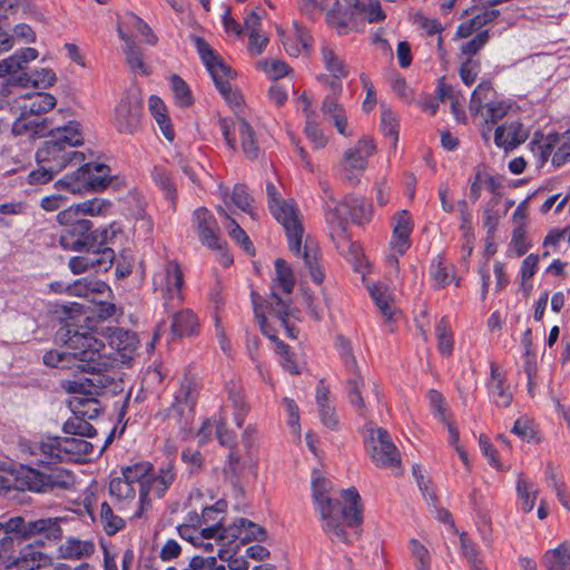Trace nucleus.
<instances>
[{"label":"nucleus","instance_id":"bb28decb","mask_svg":"<svg viewBox=\"0 0 570 570\" xmlns=\"http://www.w3.org/2000/svg\"><path fill=\"white\" fill-rule=\"evenodd\" d=\"M51 561V557L42 552L40 546L28 544L19 551L17 557L3 563L6 569L35 570L50 566Z\"/></svg>","mask_w":570,"mask_h":570},{"label":"nucleus","instance_id":"79ce46f5","mask_svg":"<svg viewBox=\"0 0 570 570\" xmlns=\"http://www.w3.org/2000/svg\"><path fill=\"white\" fill-rule=\"evenodd\" d=\"M70 406L76 416L94 420L100 414L101 407L99 401L95 397L97 394L72 393Z\"/></svg>","mask_w":570,"mask_h":570},{"label":"nucleus","instance_id":"c9c22d12","mask_svg":"<svg viewBox=\"0 0 570 570\" xmlns=\"http://www.w3.org/2000/svg\"><path fill=\"white\" fill-rule=\"evenodd\" d=\"M137 336L122 328H115L108 337L109 350L116 351L121 362L130 360L137 348Z\"/></svg>","mask_w":570,"mask_h":570},{"label":"nucleus","instance_id":"4c0bfd02","mask_svg":"<svg viewBox=\"0 0 570 570\" xmlns=\"http://www.w3.org/2000/svg\"><path fill=\"white\" fill-rule=\"evenodd\" d=\"M96 550L91 540H81L68 537L58 548V556L67 560H81L90 558Z\"/></svg>","mask_w":570,"mask_h":570},{"label":"nucleus","instance_id":"052dcab7","mask_svg":"<svg viewBox=\"0 0 570 570\" xmlns=\"http://www.w3.org/2000/svg\"><path fill=\"white\" fill-rule=\"evenodd\" d=\"M317 254H318L317 246L314 245L313 243L306 242L303 247V259H304L305 266L308 268L312 279L316 284H321L324 279V272L318 264Z\"/></svg>","mask_w":570,"mask_h":570},{"label":"nucleus","instance_id":"1a4fd4ad","mask_svg":"<svg viewBox=\"0 0 570 570\" xmlns=\"http://www.w3.org/2000/svg\"><path fill=\"white\" fill-rule=\"evenodd\" d=\"M193 41L219 94L230 108L239 110L244 104V98L232 83L236 72L223 61L222 57L205 39L193 37Z\"/></svg>","mask_w":570,"mask_h":570},{"label":"nucleus","instance_id":"2eb2a0df","mask_svg":"<svg viewBox=\"0 0 570 570\" xmlns=\"http://www.w3.org/2000/svg\"><path fill=\"white\" fill-rule=\"evenodd\" d=\"M4 533L17 538H29L42 534L47 539H59L62 530L57 518L38 519L26 521L21 517H14L2 523Z\"/></svg>","mask_w":570,"mask_h":570},{"label":"nucleus","instance_id":"20e7f679","mask_svg":"<svg viewBox=\"0 0 570 570\" xmlns=\"http://www.w3.org/2000/svg\"><path fill=\"white\" fill-rule=\"evenodd\" d=\"M332 482L313 471L312 494L322 529L333 542L351 543L362 523L361 497L355 488L342 491L343 504L330 497Z\"/></svg>","mask_w":570,"mask_h":570},{"label":"nucleus","instance_id":"2f4dec72","mask_svg":"<svg viewBox=\"0 0 570 570\" xmlns=\"http://www.w3.org/2000/svg\"><path fill=\"white\" fill-rule=\"evenodd\" d=\"M528 131L519 121L499 126L494 132V142L499 148L511 150L525 141Z\"/></svg>","mask_w":570,"mask_h":570},{"label":"nucleus","instance_id":"37998d69","mask_svg":"<svg viewBox=\"0 0 570 570\" xmlns=\"http://www.w3.org/2000/svg\"><path fill=\"white\" fill-rule=\"evenodd\" d=\"M273 301L271 307L267 308L268 315L275 316L278 320L289 338H296L298 331L289 324V317H294L295 309L292 308L288 301L277 297L276 294L273 296Z\"/></svg>","mask_w":570,"mask_h":570},{"label":"nucleus","instance_id":"5701e85b","mask_svg":"<svg viewBox=\"0 0 570 570\" xmlns=\"http://www.w3.org/2000/svg\"><path fill=\"white\" fill-rule=\"evenodd\" d=\"M193 227L200 243L210 249H222L219 227L214 215L205 207H198L193 213Z\"/></svg>","mask_w":570,"mask_h":570},{"label":"nucleus","instance_id":"6ab92c4d","mask_svg":"<svg viewBox=\"0 0 570 570\" xmlns=\"http://www.w3.org/2000/svg\"><path fill=\"white\" fill-rule=\"evenodd\" d=\"M492 94L491 85L489 82H481L472 92L470 110L472 114H479L482 107H485V121L494 124L508 114L511 105L503 100H491L490 96Z\"/></svg>","mask_w":570,"mask_h":570},{"label":"nucleus","instance_id":"774afa93","mask_svg":"<svg viewBox=\"0 0 570 570\" xmlns=\"http://www.w3.org/2000/svg\"><path fill=\"white\" fill-rule=\"evenodd\" d=\"M122 235V227L119 223H111L109 226L94 230V244L107 246L115 244Z\"/></svg>","mask_w":570,"mask_h":570},{"label":"nucleus","instance_id":"423d86ee","mask_svg":"<svg viewBox=\"0 0 570 570\" xmlns=\"http://www.w3.org/2000/svg\"><path fill=\"white\" fill-rule=\"evenodd\" d=\"M45 141L36 153L37 163H46L60 173L68 166H78L85 161V154L75 150L83 144L81 126L76 120H67L51 127Z\"/></svg>","mask_w":570,"mask_h":570},{"label":"nucleus","instance_id":"6e6552de","mask_svg":"<svg viewBox=\"0 0 570 570\" xmlns=\"http://www.w3.org/2000/svg\"><path fill=\"white\" fill-rule=\"evenodd\" d=\"M181 539L188 541L194 547L204 543V540L214 539L215 542L229 544L235 541L245 543L250 540L263 541L266 537L265 530L244 518L237 519L228 528L208 525L203 527L200 523L181 524L177 528Z\"/></svg>","mask_w":570,"mask_h":570},{"label":"nucleus","instance_id":"680f3d73","mask_svg":"<svg viewBox=\"0 0 570 570\" xmlns=\"http://www.w3.org/2000/svg\"><path fill=\"white\" fill-rule=\"evenodd\" d=\"M438 348L443 355H450L453 350V334L446 318H441L435 326Z\"/></svg>","mask_w":570,"mask_h":570},{"label":"nucleus","instance_id":"864d4df0","mask_svg":"<svg viewBox=\"0 0 570 570\" xmlns=\"http://www.w3.org/2000/svg\"><path fill=\"white\" fill-rule=\"evenodd\" d=\"M151 178L175 208L177 195L169 170L165 166L157 165L151 170Z\"/></svg>","mask_w":570,"mask_h":570},{"label":"nucleus","instance_id":"de8ad7c7","mask_svg":"<svg viewBox=\"0 0 570 570\" xmlns=\"http://www.w3.org/2000/svg\"><path fill=\"white\" fill-rule=\"evenodd\" d=\"M148 106L165 138L169 141H173L175 138V131L171 127V122L167 115V109L164 101L159 97L153 95L149 97Z\"/></svg>","mask_w":570,"mask_h":570},{"label":"nucleus","instance_id":"f03ea898","mask_svg":"<svg viewBox=\"0 0 570 570\" xmlns=\"http://www.w3.org/2000/svg\"><path fill=\"white\" fill-rule=\"evenodd\" d=\"M175 478L171 462L161 465L157 472L148 461L122 466L121 474L109 482L112 504L120 513L135 509L132 517L140 518L150 505L151 497H164Z\"/></svg>","mask_w":570,"mask_h":570},{"label":"nucleus","instance_id":"603ef678","mask_svg":"<svg viewBox=\"0 0 570 570\" xmlns=\"http://www.w3.org/2000/svg\"><path fill=\"white\" fill-rule=\"evenodd\" d=\"M99 522L105 533L108 535L116 534L126 525L125 518L118 515L108 502H102L100 504Z\"/></svg>","mask_w":570,"mask_h":570},{"label":"nucleus","instance_id":"4d7b16f0","mask_svg":"<svg viewBox=\"0 0 570 570\" xmlns=\"http://www.w3.org/2000/svg\"><path fill=\"white\" fill-rule=\"evenodd\" d=\"M88 253L92 259V271L107 272L112 266L115 252L109 246L94 244L92 247H88Z\"/></svg>","mask_w":570,"mask_h":570},{"label":"nucleus","instance_id":"a18cd8bd","mask_svg":"<svg viewBox=\"0 0 570 570\" xmlns=\"http://www.w3.org/2000/svg\"><path fill=\"white\" fill-rule=\"evenodd\" d=\"M73 334L69 335L66 344L69 351H60L53 350L49 351L43 355V363L50 367H59V368H72L76 366L78 368L79 360L75 358V347L71 346V340L73 338Z\"/></svg>","mask_w":570,"mask_h":570},{"label":"nucleus","instance_id":"f3484780","mask_svg":"<svg viewBox=\"0 0 570 570\" xmlns=\"http://www.w3.org/2000/svg\"><path fill=\"white\" fill-rule=\"evenodd\" d=\"M183 273L176 262H168L154 275V286L165 299V307H175L183 301Z\"/></svg>","mask_w":570,"mask_h":570},{"label":"nucleus","instance_id":"9d476101","mask_svg":"<svg viewBox=\"0 0 570 570\" xmlns=\"http://www.w3.org/2000/svg\"><path fill=\"white\" fill-rule=\"evenodd\" d=\"M266 194L268 208L274 218L284 227L291 252L301 255L304 228L297 207L293 200L283 199L272 183L266 185Z\"/></svg>","mask_w":570,"mask_h":570},{"label":"nucleus","instance_id":"bf43d9fd","mask_svg":"<svg viewBox=\"0 0 570 570\" xmlns=\"http://www.w3.org/2000/svg\"><path fill=\"white\" fill-rule=\"evenodd\" d=\"M218 213L220 214V216H224L226 218V223H225V228L227 229L229 236L237 243L239 244L245 252H247L248 254H254V247H253V244L249 239V237L247 236V234L245 233V230L236 223L235 219L230 218L226 210L218 206Z\"/></svg>","mask_w":570,"mask_h":570},{"label":"nucleus","instance_id":"e2e57ef3","mask_svg":"<svg viewBox=\"0 0 570 570\" xmlns=\"http://www.w3.org/2000/svg\"><path fill=\"white\" fill-rule=\"evenodd\" d=\"M225 508L226 503L224 501H217L214 505L206 507L202 512V518L198 519L196 517L197 522L203 527L217 524V527L228 528L232 523H223V518L220 517V514L225 511Z\"/></svg>","mask_w":570,"mask_h":570},{"label":"nucleus","instance_id":"338daca9","mask_svg":"<svg viewBox=\"0 0 570 570\" xmlns=\"http://www.w3.org/2000/svg\"><path fill=\"white\" fill-rule=\"evenodd\" d=\"M409 549L416 570H431V556L425 546L416 539H411Z\"/></svg>","mask_w":570,"mask_h":570},{"label":"nucleus","instance_id":"13d9d810","mask_svg":"<svg viewBox=\"0 0 570 570\" xmlns=\"http://www.w3.org/2000/svg\"><path fill=\"white\" fill-rule=\"evenodd\" d=\"M350 213L348 219L351 218L355 224L363 225L372 218V205L365 198L348 196Z\"/></svg>","mask_w":570,"mask_h":570},{"label":"nucleus","instance_id":"c03bdc74","mask_svg":"<svg viewBox=\"0 0 570 570\" xmlns=\"http://www.w3.org/2000/svg\"><path fill=\"white\" fill-rule=\"evenodd\" d=\"M371 297L384 317L391 320L395 312L393 293L384 283H373L367 286Z\"/></svg>","mask_w":570,"mask_h":570},{"label":"nucleus","instance_id":"b1692460","mask_svg":"<svg viewBox=\"0 0 570 570\" xmlns=\"http://www.w3.org/2000/svg\"><path fill=\"white\" fill-rule=\"evenodd\" d=\"M348 196L342 202H336L330 196L324 204L326 222L331 228V237L334 240L348 242L346 227L348 223Z\"/></svg>","mask_w":570,"mask_h":570},{"label":"nucleus","instance_id":"f257e3e1","mask_svg":"<svg viewBox=\"0 0 570 570\" xmlns=\"http://www.w3.org/2000/svg\"><path fill=\"white\" fill-rule=\"evenodd\" d=\"M90 443L78 436H46L36 443H21V450L35 456L37 468L19 464L13 475L21 489L37 493L69 490L75 485L72 472L53 465L57 461H77L89 453Z\"/></svg>","mask_w":570,"mask_h":570},{"label":"nucleus","instance_id":"f704fd0d","mask_svg":"<svg viewBox=\"0 0 570 570\" xmlns=\"http://www.w3.org/2000/svg\"><path fill=\"white\" fill-rule=\"evenodd\" d=\"M66 292L73 296L86 297L96 302V295L105 296L110 293L109 286L94 277H82L68 285Z\"/></svg>","mask_w":570,"mask_h":570},{"label":"nucleus","instance_id":"473e14b6","mask_svg":"<svg viewBox=\"0 0 570 570\" xmlns=\"http://www.w3.org/2000/svg\"><path fill=\"white\" fill-rule=\"evenodd\" d=\"M56 81V73L49 68L36 69L32 72H20L8 78V85H13L19 88H38L46 89L53 85Z\"/></svg>","mask_w":570,"mask_h":570},{"label":"nucleus","instance_id":"0eeeda50","mask_svg":"<svg viewBox=\"0 0 570 570\" xmlns=\"http://www.w3.org/2000/svg\"><path fill=\"white\" fill-rule=\"evenodd\" d=\"M386 14L380 0H336L326 20L340 36L362 31L366 23H381Z\"/></svg>","mask_w":570,"mask_h":570},{"label":"nucleus","instance_id":"4be33fe9","mask_svg":"<svg viewBox=\"0 0 570 570\" xmlns=\"http://www.w3.org/2000/svg\"><path fill=\"white\" fill-rule=\"evenodd\" d=\"M197 395V384L193 380L185 377L179 389L175 392L174 402L168 410V415L176 419L178 423H186L194 413Z\"/></svg>","mask_w":570,"mask_h":570},{"label":"nucleus","instance_id":"f8f14e48","mask_svg":"<svg viewBox=\"0 0 570 570\" xmlns=\"http://www.w3.org/2000/svg\"><path fill=\"white\" fill-rule=\"evenodd\" d=\"M364 442L366 451L376 466H400L401 454L386 430L367 424Z\"/></svg>","mask_w":570,"mask_h":570},{"label":"nucleus","instance_id":"4468645a","mask_svg":"<svg viewBox=\"0 0 570 570\" xmlns=\"http://www.w3.org/2000/svg\"><path fill=\"white\" fill-rule=\"evenodd\" d=\"M218 126L226 146L232 151L237 150V139L239 138L245 157L252 160L258 158L259 147L255 132L246 120L239 118L234 121L228 118H222L218 121Z\"/></svg>","mask_w":570,"mask_h":570},{"label":"nucleus","instance_id":"c85d7f7f","mask_svg":"<svg viewBox=\"0 0 570 570\" xmlns=\"http://www.w3.org/2000/svg\"><path fill=\"white\" fill-rule=\"evenodd\" d=\"M341 356L348 372L347 382L350 385V401L354 406H357L361 411H363L364 401L360 391V387L363 385V380L357 370L355 357L351 353L350 345L345 342H343L341 345ZM361 414L364 415L363 412H361Z\"/></svg>","mask_w":570,"mask_h":570},{"label":"nucleus","instance_id":"69168bd1","mask_svg":"<svg viewBox=\"0 0 570 570\" xmlns=\"http://www.w3.org/2000/svg\"><path fill=\"white\" fill-rule=\"evenodd\" d=\"M258 68L272 80L283 78L291 72V68L287 63L276 58L261 60Z\"/></svg>","mask_w":570,"mask_h":570},{"label":"nucleus","instance_id":"412c9836","mask_svg":"<svg viewBox=\"0 0 570 570\" xmlns=\"http://www.w3.org/2000/svg\"><path fill=\"white\" fill-rule=\"evenodd\" d=\"M501 1L502 0H474V4L471 8V17L460 23L456 35L461 38H468L474 31H478L487 23L493 21L500 14L497 4Z\"/></svg>","mask_w":570,"mask_h":570},{"label":"nucleus","instance_id":"a211bd4d","mask_svg":"<svg viewBox=\"0 0 570 570\" xmlns=\"http://www.w3.org/2000/svg\"><path fill=\"white\" fill-rule=\"evenodd\" d=\"M375 146L371 139H360L354 147L347 149L340 163L341 174L348 181H357L373 155Z\"/></svg>","mask_w":570,"mask_h":570},{"label":"nucleus","instance_id":"ddd939ff","mask_svg":"<svg viewBox=\"0 0 570 570\" xmlns=\"http://www.w3.org/2000/svg\"><path fill=\"white\" fill-rule=\"evenodd\" d=\"M391 225L392 236L389 243L385 262L390 267L397 271L399 258L411 247V234L413 232L414 222L410 212L402 209L393 215Z\"/></svg>","mask_w":570,"mask_h":570},{"label":"nucleus","instance_id":"39448f33","mask_svg":"<svg viewBox=\"0 0 570 570\" xmlns=\"http://www.w3.org/2000/svg\"><path fill=\"white\" fill-rule=\"evenodd\" d=\"M57 104L55 96L45 91H33L14 98L12 109L18 112L11 131L14 136L43 137L57 124L62 122L68 110L59 109L51 117H42Z\"/></svg>","mask_w":570,"mask_h":570},{"label":"nucleus","instance_id":"58836bf2","mask_svg":"<svg viewBox=\"0 0 570 570\" xmlns=\"http://www.w3.org/2000/svg\"><path fill=\"white\" fill-rule=\"evenodd\" d=\"M295 286V277L291 266L286 261L278 258L275 261V277L273 278V292L269 301L267 302V307H271V303H273V296L276 294L279 297V293H284L289 295Z\"/></svg>","mask_w":570,"mask_h":570},{"label":"nucleus","instance_id":"9b49d317","mask_svg":"<svg viewBox=\"0 0 570 570\" xmlns=\"http://www.w3.org/2000/svg\"><path fill=\"white\" fill-rule=\"evenodd\" d=\"M79 166L73 173L67 174L57 180L55 187L75 195H81L102 190L110 184L111 178L108 166L99 163H82Z\"/></svg>","mask_w":570,"mask_h":570},{"label":"nucleus","instance_id":"393cba45","mask_svg":"<svg viewBox=\"0 0 570 570\" xmlns=\"http://www.w3.org/2000/svg\"><path fill=\"white\" fill-rule=\"evenodd\" d=\"M92 223L90 220H78L70 227H66L60 236L59 244L66 250L82 252L94 246Z\"/></svg>","mask_w":570,"mask_h":570},{"label":"nucleus","instance_id":"aec40b11","mask_svg":"<svg viewBox=\"0 0 570 570\" xmlns=\"http://www.w3.org/2000/svg\"><path fill=\"white\" fill-rule=\"evenodd\" d=\"M142 101L138 94L126 95L115 109L114 124L119 132L134 134L140 125Z\"/></svg>","mask_w":570,"mask_h":570},{"label":"nucleus","instance_id":"8fccbe9b","mask_svg":"<svg viewBox=\"0 0 570 570\" xmlns=\"http://www.w3.org/2000/svg\"><path fill=\"white\" fill-rule=\"evenodd\" d=\"M199 322L190 309L176 313L173 316L171 331L177 336H188L198 332Z\"/></svg>","mask_w":570,"mask_h":570},{"label":"nucleus","instance_id":"ea45409f","mask_svg":"<svg viewBox=\"0 0 570 570\" xmlns=\"http://www.w3.org/2000/svg\"><path fill=\"white\" fill-rule=\"evenodd\" d=\"M321 56L324 68L332 77L344 79L348 76L350 67L336 47L324 43L321 48Z\"/></svg>","mask_w":570,"mask_h":570},{"label":"nucleus","instance_id":"cd10ccee","mask_svg":"<svg viewBox=\"0 0 570 570\" xmlns=\"http://www.w3.org/2000/svg\"><path fill=\"white\" fill-rule=\"evenodd\" d=\"M285 51L292 57H298L303 52H308L312 47V37L309 32L297 21H293L287 30L278 29Z\"/></svg>","mask_w":570,"mask_h":570},{"label":"nucleus","instance_id":"0e129e2a","mask_svg":"<svg viewBox=\"0 0 570 570\" xmlns=\"http://www.w3.org/2000/svg\"><path fill=\"white\" fill-rule=\"evenodd\" d=\"M381 129L384 136L391 139V145L395 148L399 140V124L395 114L383 106L381 109Z\"/></svg>","mask_w":570,"mask_h":570},{"label":"nucleus","instance_id":"a19ab883","mask_svg":"<svg viewBox=\"0 0 570 570\" xmlns=\"http://www.w3.org/2000/svg\"><path fill=\"white\" fill-rule=\"evenodd\" d=\"M119 38L125 42V56L127 63L135 73L147 75L148 67L144 62L142 53L134 39L122 30L121 26L117 28Z\"/></svg>","mask_w":570,"mask_h":570},{"label":"nucleus","instance_id":"5fc2aeb1","mask_svg":"<svg viewBox=\"0 0 570 570\" xmlns=\"http://www.w3.org/2000/svg\"><path fill=\"white\" fill-rule=\"evenodd\" d=\"M119 26H121L122 29L127 27L136 30L144 38V41L150 46L156 45L158 41L157 36L149 24L132 12H127L118 23V27Z\"/></svg>","mask_w":570,"mask_h":570},{"label":"nucleus","instance_id":"e433bc0d","mask_svg":"<svg viewBox=\"0 0 570 570\" xmlns=\"http://www.w3.org/2000/svg\"><path fill=\"white\" fill-rule=\"evenodd\" d=\"M430 276L435 289L444 288L452 282H455V286L460 285V279L454 275V266L448 263L441 254L431 261Z\"/></svg>","mask_w":570,"mask_h":570},{"label":"nucleus","instance_id":"09e8293b","mask_svg":"<svg viewBox=\"0 0 570 570\" xmlns=\"http://www.w3.org/2000/svg\"><path fill=\"white\" fill-rule=\"evenodd\" d=\"M219 190L226 205L229 204L228 199H230L232 204H234L238 209L247 213L253 218L255 217L254 208L252 205L253 198L245 185L236 184L230 195L226 188L220 187Z\"/></svg>","mask_w":570,"mask_h":570},{"label":"nucleus","instance_id":"49530a36","mask_svg":"<svg viewBox=\"0 0 570 570\" xmlns=\"http://www.w3.org/2000/svg\"><path fill=\"white\" fill-rule=\"evenodd\" d=\"M542 564L547 570H570V543L564 541L557 548L546 551Z\"/></svg>","mask_w":570,"mask_h":570},{"label":"nucleus","instance_id":"7ed1b4c3","mask_svg":"<svg viewBox=\"0 0 570 570\" xmlns=\"http://www.w3.org/2000/svg\"><path fill=\"white\" fill-rule=\"evenodd\" d=\"M78 368L89 376L68 380L65 389L68 393L99 394L100 390L115 392L119 387V372L115 368L116 357L107 351L104 340L90 332L76 333L71 340Z\"/></svg>","mask_w":570,"mask_h":570},{"label":"nucleus","instance_id":"c756f323","mask_svg":"<svg viewBox=\"0 0 570 570\" xmlns=\"http://www.w3.org/2000/svg\"><path fill=\"white\" fill-rule=\"evenodd\" d=\"M321 110L325 120L332 124L340 135L344 137L352 136L346 110L336 97L326 95L323 99Z\"/></svg>","mask_w":570,"mask_h":570},{"label":"nucleus","instance_id":"7c9ffc66","mask_svg":"<svg viewBox=\"0 0 570 570\" xmlns=\"http://www.w3.org/2000/svg\"><path fill=\"white\" fill-rule=\"evenodd\" d=\"M491 401L499 407H508L513 399L511 387L505 375L491 364V375L487 384Z\"/></svg>","mask_w":570,"mask_h":570},{"label":"nucleus","instance_id":"6e6d98bb","mask_svg":"<svg viewBox=\"0 0 570 570\" xmlns=\"http://www.w3.org/2000/svg\"><path fill=\"white\" fill-rule=\"evenodd\" d=\"M538 487L519 475L517 481V494L521 503V509L524 513L533 510L538 495Z\"/></svg>","mask_w":570,"mask_h":570},{"label":"nucleus","instance_id":"3c124183","mask_svg":"<svg viewBox=\"0 0 570 570\" xmlns=\"http://www.w3.org/2000/svg\"><path fill=\"white\" fill-rule=\"evenodd\" d=\"M299 104L303 106V111L306 115V125L304 132L309 141L315 146V148H322L326 145L327 139L323 134V130L320 128V125L311 119V100L303 95L299 99Z\"/></svg>","mask_w":570,"mask_h":570},{"label":"nucleus","instance_id":"dca6fc26","mask_svg":"<svg viewBox=\"0 0 570 570\" xmlns=\"http://www.w3.org/2000/svg\"><path fill=\"white\" fill-rule=\"evenodd\" d=\"M532 151L542 166L552 156V164L560 167L570 160V129L562 135L549 134L533 141Z\"/></svg>","mask_w":570,"mask_h":570},{"label":"nucleus","instance_id":"a878e982","mask_svg":"<svg viewBox=\"0 0 570 570\" xmlns=\"http://www.w3.org/2000/svg\"><path fill=\"white\" fill-rule=\"evenodd\" d=\"M253 305H254L255 317H256V321L259 325L262 333L276 344V352L281 356L282 367L292 374H298L299 368H298L296 362L294 361L293 355L291 354V352L288 350V346L283 341H279L276 337L275 333L272 331V328L267 322V316L265 314L263 306L258 305V303L254 296H253Z\"/></svg>","mask_w":570,"mask_h":570},{"label":"nucleus","instance_id":"72a5a7b5","mask_svg":"<svg viewBox=\"0 0 570 570\" xmlns=\"http://www.w3.org/2000/svg\"><path fill=\"white\" fill-rule=\"evenodd\" d=\"M37 58L38 51L35 48L28 47L16 51L10 57L0 61V78H13V76L19 75L20 72H27V65Z\"/></svg>","mask_w":570,"mask_h":570}]
</instances>
